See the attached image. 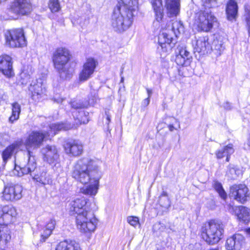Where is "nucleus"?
<instances>
[{"label": "nucleus", "instance_id": "obj_33", "mask_svg": "<svg viewBox=\"0 0 250 250\" xmlns=\"http://www.w3.org/2000/svg\"><path fill=\"white\" fill-rule=\"evenodd\" d=\"M99 100L97 93L95 91L91 92L88 96V104L89 105H94Z\"/></svg>", "mask_w": 250, "mask_h": 250}, {"label": "nucleus", "instance_id": "obj_29", "mask_svg": "<svg viewBox=\"0 0 250 250\" xmlns=\"http://www.w3.org/2000/svg\"><path fill=\"white\" fill-rule=\"evenodd\" d=\"M172 30L176 37H177L178 34L184 33V27L183 23L180 21H174L172 23Z\"/></svg>", "mask_w": 250, "mask_h": 250}, {"label": "nucleus", "instance_id": "obj_38", "mask_svg": "<svg viewBox=\"0 0 250 250\" xmlns=\"http://www.w3.org/2000/svg\"><path fill=\"white\" fill-rule=\"evenodd\" d=\"M127 221L130 225L134 227L139 224V218L135 216L127 217Z\"/></svg>", "mask_w": 250, "mask_h": 250}, {"label": "nucleus", "instance_id": "obj_23", "mask_svg": "<svg viewBox=\"0 0 250 250\" xmlns=\"http://www.w3.org/2000/svg\"><path fill=\"white\" fill-rule=\"evenodd\" d=\"M226 12L229 21L235 19L237 15L238 5L235 0H229L226 6Z\"/></svg>", "mask_w": 250, "mask_h": 250}, {"label": "nucleus", "instance_id": "obj_51", "mask_svg": "<svg viewBox=\"0 0 250 250\" xmlns=\"http://www.w3.org/2000/svg\"><path fill=\"white\" fill-rule=\"evenodd\" d=\"M231 155H227L226 156H227V158H226V161L227 162H229V158H230V156Z\"/></svg>", "mask_w": 250, "mask_h": 250}, {"label": "nucleus", "instance_id": "obj_16", "mask_svg": "<svg viewBox=\"0 0 250 250\" xmlns=\"http://www.w3.org/2000/svg\"><path fill=\"white\" fill-rule=\"evenodd\" d=\"M194 53H197L200 55H206L210 52L212 46L208 42L207 37H200L192 42Z\"/></svg>", "mask_w": 250, "mask_h": 250}, {"label": "nucleus", "instance_id": "obj_6", "mask_svg": "<svg viewBox=\"0 0 250 250\" xmlns=\"http://www.w3.org/2000/svg\"><path fill=\"white\" fill-rule=\"evenodd\" d=\"M224 233V225L220 222L211 220L202 229L204 240L209 245L217 243L222 238Z\"/></svg>", "mask_w": 250, "mask_h": 250}, {"label": "nucleus", "instance_id": "obj_30", "mask_svg": "<svg viewBox=\"0 0 250 250\" xmlns=\"http://www.w3.org/2000/svg\"><path fill=\"white\" fill-rule=\"evenodd\" d=\"M213 187L215 190L218 192L219 196L224 200L227 197V195L224 190L221 184L217 181H215L213 184Z\"/></svg>", "mask_w": 250, "mask_h": 250}, {"label": "nucleus", "instance_id": "obj_17", "mask_svg": "<svg viewBox=\"0 0 250 250\" xmlns=\"http://www.w3.org/2000/svg\"><path fill=\"white\" fill-rule=\"evenodd\" d=\"M244 243L245 238L243 235L236 233L227 239L225 247L227 250H240Z\"/></svg>", "mask_w": 250, "mask_h": 250}, {"label": "nucleus", "instance_id": "obj_26", "mask_svg": "<svg viewBox=\"0 0 250 250\" xmlns=\"http://www.w3.org/2000/svg\"><path fill=\"white\" fill-rule=\"evenodd\" d=\"M151 3L155 14V20L159 22L164 15L162 0H151Z\"/></svg>", "mask_w": 250, "mask_h": 250}, {"label": "nucleus", "instance_id": "obj_11", "mask_svg": "<svg viewBox=\"0 0 250 250\" xmlns=\"http://www.w3.org/2000/svg\"><path fill=\"white\" fill-rule=\"evenodd\" d=\"M20 167H21V163L20 164V165L15 164V168L13 172L15 175L18 177H22L24 175L29 174L34 181L42 185L50 184L52 182L50 175L48 174L46 172L42 171H40L39 173H36L35 170L36 169L37 167L28 173H23L22 175H19L18 172H20L22 170L21 169V170L19 169L21 168Z\"/></svg>", "mask_w": 250, "mask_h": 250}, {"label": "nucleus", "instance_id": "obj_22", "mask_svg": "<svg viewBox=\"0 0 250 250\" xmlns=\"http://www.w3.org/2000/svg\"><path fill=\"white\" fill-rule=\"evenodd\" d=\"M165 1L169 16H176L180 11V0H165Z\"/></svg>", "mask_w": 250, "mask_h": 250}, {"label": "nucleus", "instance_id": "obj_10", "mask_svg": "<svg viewBox=\"0 0 250 250\" xmlns=\"http://www.w3.org/2000/svg\"><path fill=\"white\" fill-rule=\"evenodd\" d=\"M22 187L18 184H7L4 187L2 199L6 201L14 202L21 199L22 197Z\"/></svg>", "mask_w": 250, "mask_h": 250}, {"label": "nucleus", "instance_id": "obj_7", "mask_svg": "<svg viewBox=\"0 0 250 250\" xmlns=\"http://www.w3.org/2000/svg\"><path fill=\"white\" fill-rule=\"evenodd\" d=\"M217 19L209 10L200 11L195 14L194 24L198 30L209 32L217 22Z\"/></svg>", "mask_w": 250, "mask_h": 250}, {"label": "nucleus", "instance_id": "obj_19", "mask_svg": "<svg viewBox=\"0 0 250 250\" xmlns=\"http://www.w3.org/2000/svg\"><path fill=\"white\" fill-rule=\"evenodd\" d=\"M41 82L33 83L29 87L32 98L35 101H40L45 95V89L42 87Z\"/></svg>", "mask_w": 250, "mask_h": 250}, {"label": "nucleus", "instance_id": "obj_25", "mask_svg": "<svg viewBox=\"0 0 250 250\" xmlns=\"http://www.w3.org/2000/svg\"><path fill=\"white\" fill-rule=\"evenodd\" d=\"M56 250H81L79 244L73 240H65L57 245Z\"/></svg>", "mask_w": 250, "mask_h": 250}, {"label": "nucleus", "instance_id": "obj_56", "mask_svg": "<svg viewBox=\"0 0 250 250\" xmlns=\"http://www.w3.org/2000/svg\"><path fill=\"white\" fill-rule=\"evenodd\" d=\"M5 0H0V3H1L3 1H5Z\"/></svg>", "mask_w": 250, "mask_h": 250}, {"label": "nucleus", "instance_id": "obj_39", "mask_svg": "<svg viewBox=\"0 0 250 250\" xmlns=\"http://www.w3.org/2000/svg\"><path fill=\"white\" fill-rule=\"evenodd\" d=\"M69 104L74 109H80L85 107L84 104L76 101L71 102Z\"/></svg>", "mask_w": 250, "mask_h": 250}, {"label": "nucleus", "instance_id": "obj_21", "mask_svg": "<svg viewBox=\"0 0 250 250\" xmlns=\"http://www.w3.org/2000/svg\"><path fill=\"white\" fill-rule=\"evenodd\" d=\"M235 214L240 221L247 224L250 221V209L244 206L232 207Z\"/></svg>", "mask_w": 250, "mask_h": 250}, {"label": "nucleus", "instance_id": "obj_34", "mask_svg": "<svg viewBox=\"0 0 250 250\" xmlns=\"http://www.w3.org/2000/svg\"><path fill=\"white\" fill-rule=\"evenodd\" d=\"M205 9H210L217 6L216 0H202Z\"/></svg>", "mask_w": 250, "mask_h": 250}, {"label": "nucleus", "instance_id": "obj_50", "mask_svg": "<svg viewBox=\"0 0 250 250\" xmlns=\"http://www.w3.org/2000/svg\"><path fill=\"white\" fill-rule=\"evenodd\" d=\"M226 105H224V107L226 108H227V109H229L230 108L229 107V103H226Z\"/></svg>", "mask_w": 250, "mask_h": 250}, {"label": "nucleus", "instance_id": "obj_44", "mask_svg": "<svg viewBox=\"0 0 250 250\" xmlns=\"http://www.w3.org/2000/svg\"><path fill=\"white\" fill-rule=\"evenodd\" d=\"M150 98H147L145 99L143 102V104L144 106H147L148 105L150 102Z\"/></svg>", "mask_w": 250, "mask_h": 250}, {"label": "nucleus", "instance_id": "obj_32", "mask_svg": "<svg viewBox=\"0 0 250 250\" xmlns=\"http://www.w3.org/2000/svg\"><path fill=\"white\" fill-rule=\"evenodd\" d=\"M48 7L52 12H57L61 9L59 0H49Z\"/></svg>", "mask_w": 250, "mask_h": 250}, {"label": "nucleus", "instance_id": "obj_27", "mask_svg": "<svg viewBox=\"0 0 250 250\" xmlns=\"http://www.w3.org/2000/svg\"><path fill=\"white\" fill-rule=\"evenodd\" d=\"M234 151L232 144H229L224 147L216 150L215 155L216 158L220 159L226 156L227 155H231Z\"/></svg>", "mask_w": 250, "mask_h": 250}, {"label": "nucleus", "instance_id": "obj_36", "mask_svg": "<svg viewBox=\"0 0 250 250\" xmlns=\"http://www.w3.org/2000/svg\"><path fill=\"white\" fill-rule=\"evenodd\" d=\"M245 17L247 24L249 33L250 35V7L249 6H245Z\"/></svg>", "mask_w": 250, "mask_h": 250}, {"label": "nucleus", "instance_id": "obj_35", "mask_svg": "<svg viewBox=\"0 0 250 250\" xmlns=\"http://www.w3.org/2000/svg\"><path fill=\"white\" fill-rule=\"evenodd\" d=\"M176 63L181 66H187L189 64L190 61L186 60L182 56L177 55L176 57Z\"/></svg>", "mask_w": 250, "mask_h": 250}, {"label": "nucleus", "instance_id": "obj_18", "mask_svg": "<svg viewBox=\"0 0 250 250\" xmlns=\"http://www.w3.org/2000/svg\"><path fill=\"white\" fill-rule=\"evenodd\" d=\"M11 60L8 55L0 56V71L8 77L13 75Z\"/></svg>", "mask_w": 250, "mask_h": 250}, {"label": "nucleus", "instance_id": "obj_15", "mask_svg": "<svg viewBox=\"0 0 250 250\" xmlns=\"http://www.w3.org/2000/svg\"><path fill=\"white\" fill-rule=\"evenodd\" d=\"M64 148L65 153L70 156L78 157L81 155L83 152V145L78 140L67 142L64 145Z\"/></svg>", "mask_w": 250, "mask_h": 250}, {"label": "nucleus", "instance_id": "obj_37", "mask_svg": "<svg viewBox=\"0 0 250 250\" xmlns=\"http://www.w3.org/2000/svg\"><path fill=\"white\" fill-rule=\"evenodd\" d=\"M180 56H182L186 60L190 61L191 56L189 51L187 50L186 48H182L179 50V54Z\"/></svg>", "mask_w": 250, "mask_h": 250}, {"label": "nucleus", "instance_id": "obj_1", "mask_svg": "<svg viewBox=\"0 0 250 250\" xmlns=\"http://www.w3.org/2000/svg\"><path fill=\"white\" fill-rule=\"evenodd\" d=\"M101 164L102 162L98 159L86 157L76 162L72 172V177L82 184H90L81 188L82 193L91 196L96 194L99 180L103 175L100 168Z\"/></svg>", "mask_w": 250, "mask_h": 250}, {"label": "nucleus", "instance_id": "obj_47", "mask_svg": "<svg viewBox=\"0 0 250 250\" xmlns=\"http://www.w3.org/2000/svg\"><path fill=\"white\" fill-rule=\"evenodd\" d=\"M30 79V75H27L25 77V80H23V81L22 82V83H26L27 82V81Z\"/></svg>", "mask_w": 250, "mask_h": 250}, {"label": "nucleus", "instance_id": "obj_9", "mask_svg": "<svg viewBox=\"0 0 250 250\" xmlns=\"http://www.w3.org/2000/svg\"><path fill=\"white\" fill-rule=\"evenodd\" d=\"M32 10V5L30 0H14L8 8L9 15H27Z\"/></svg>", "mask_w": 250, "mask_h": 250}, {"label": "nucleus", "instance_id": "obj_53", "mask_svg": "<svg viewBox=\"0 0 250 250\" xmlns=\"http://www.w3.org/2000/svg\"><path fill=\"white\" fill-rule=\"evenodd\" d=\"M209 250H220L218 248H212L210 249Z\"/></svg>", "mask_w": 250, "mask_h": 250}, {"label": "nucleus", "instance_id": "obj_49", "mask_svg": "<svg viewBox=\"0 0 250 250\" xmlns=\"http://www.w3.org/2000/svg\"><path fill=\"white\" fill-rule=\"evenodd\" d=\"M168 128H169V129L171 131H172L174 128V126L173 125H168Z\"/></svg>", "mask_w": 250, "mask_h": 250}, {"label": "nucleus", "instance_id": "obj_42", "mask_svg": "<svg viewBox=\"0 0 250 250\" xmlns=\"http://www.w3.org/2000/svg\"><path fill=\"white\" fill-rule=\"evenodd\" d=\"M160 203L161 205L165 208H167L169 206V201L167 197L163 198L161 197L160 199Z\"/></svg>", "mask_w": 250, "mask_h": 250}, {"label": "nucleus", "instance_id": "obj_57", "mask_svg": "<svg viewBox=\"0 0 250 250\" xmlns=\"http://www.w3.org/2000/svg\"><path fill=\"white\" fill-rule=\"evenodd\" d=\"M11 16V17L12 18H13V19L15 18L14 16H12V15H11V16Z\"/></svg>", "mask_w": 250, "mask_h": 250}, {"label": "nucleus", "instance_id": "obj_41", "mask_svg": "<svg viewBox=\"0 0 250 250\" xmlns=\"http://www.w3.org/2000/svg\"><path fill=\"white\" fill-rule=\"evenodd\" d=\"M213 46L215 50H217L220 52L222 51L224 49V47L223 46V44L221 43V42H219L217 40L214 41Z\"/></svg>", "mask_w": 250, "mask_h": 250}, {"label": "nucleus", "instance_id": "obj_12", "mask_svg": "<svg viewBox=\"0 0 250 250\" xmlns=\"http://www.w3.org/2000/svg\"><path fill=\"white\" fill-rule=\"evenodd\" d=\"M230 194L235 200L242 204L245 203L250 198L249 189L243 184L234 185L230 188Z\"/></svg>", "mask_w": 250, "mask_h": 250}, {"label": "nucleus", "instance_id": "obj_4", "mask_svg": "<svg viewBox=\"0 0 250 250\" xmlns=\"http://www.w3.org/2000/svg\"><path fill=\"white\" fill-rule=\"evenodd\" d=\"M138 10V0H119L112 16L111 24L114 30L122 32L128 29Z\"/></svg>", "mask_w": 250, "mask_h": 250}, {"label": "nucleus", "instance_id": "obj_31", "mask_svg": "<svg viewBox=\"0 0 250 250\" xmlns=\"http://www.w3.org/2000/svg\"><path fill=\"white\" fill-rule=\"evenodd\" d=\"M11 239V236L9 231L8 229L2 230L1 227L0 226V242L4 244L7 243Z\"/></svg>", "mask_w": 250, "mask_h": 250}, {"label": "nucleus", "instance_id": "obj_8", "mask_svg": "<svg viewBox=\"0 0 250 250\" xmlns=\"http://www.w3.org/2000/svg\"><path fill=\"white\" fill-rule=\"evenodd\" d=\"M6 43L12 47H23L26 41L22 29H16L7 31L5 34Z\"/></svg>", "mask_w": 250, "mask_h": 250}, {"label": "nucleus", "instance_id": "obj_3", "mask_svg": "<svg viewBox=\"0 0 250 250\" xmlns=\"http://www.w3.org/2000/svg\"><path fill=\"white\" fill-rule=\"evenodd\" d=\"M69 211L71 215L76 216L78 229L82 233L93 232L97 224V219L87 204L84 197L78 198L70 203Z\"/></svg>", "mask_w": 250, "mask_h": 250}, {"label": "nucleus", "instance_id": "obj_14", "mask_svg": "<svg viewBox=\"0 0 250 250\" xmlns=\"http://www.w3.org/2000/svg\"><path fill=\"white\" fill-rule=\"evenodd\" d=\"M97 64V62L94 59H87L79 74L80 81L84 82L90 79L94 73Z\"/></svg>", "mask_w": 250, "mask_h": 250}, {"label": "nucleus", "instance_id": "obj_52", "mask_svg": "<svg viewBox=\"0 0 250 250\" xmlns=\"http://www.w3.org/2000/svg\"><path fill=\"white\" fill-rule=\"evenodd\" d=\"M21 78H23L25 75V73L23 72L22 73H21Z\"/></svg>", "mask_w": 250, "mask_h": 250}, {"label": "nucleus", "instance_id": "obj_2", "mask_svg": "<svg viewBox=\"0 0 250 250\" xmlns=\"http://www.w3.org/2000/svg\"><path fill=\"white\" fill-rule=\"evenodd\" d=\"M50 130L48 131H32L26 137L23 144L25 147L27 162H21V167L19 169L21 171L19 175L28 173L36 167V162L35 159L34 151L39 148L42 144L44 140L50 136H53L57 132L62 130H67V127L62 123L52 124L49 125Z\"/></svg>", "mask_w": 250, "mask_h": 250}, {"label": "nucleus", "instance_id": "obj_55", "mask_svg": "<svg viewBox=\"0 0 250 250\" xmlns=\"http://www.w3.org/2000/svg\"><path fill=\"white\" fill-rule=\"evenodd\" d=\"M121 81V82H123L124 81V78L123 77H122Z\"/></svg>", "mask_w": 250, "mask_h": 250}, {"label": "nucleus", "instance_id": "obj_40", "mask_svg": "<svg viewBox=\"0 0 250 250\" xmlns=\"http://www.w3.org/2000/svg\"><path fill=\"white\" fill-rule=\"evenodd\" d=\"M51 233L52 231L47 229V228H45L43 232L41 234V241L44 242L46 239H47L48 237L51 235Z\"/></svg>", "mask_w": 250, "mask_h": 250}, {"label": "nucleus", "instance_id": "obj_45", "mask_svg": "<svg viewBox=\"0 0 250 250\" xmlns=\"http://www.w3.org/2000/svg\"><path fill=\"white\" fill-rule=\"evenodd\" d=\"M146 90L147 95H148L147 98H150L152 94V91L151 89H150L148 88H146Z\"/></svg>", "mask_w": 250, "mask_h": 250}, {"label": "nucleus", "instance_id": "obj_48", "mask_svg": "<svg viewBox=\"0 0 250 250\" xmlns=\"http://www.w3.org/2000/svg\"><path fill=\"white\" fill-rule=\"evenodd\" d=\"M55 101L58 103H62L63 101V99H62V98H59L58 99H55Z\"/></svg>", "mask_w": 250, "mask_h": 250}, {"label": "nucleus", "instance_id": "obj_20", "mask_svg": "<svg viewBox=\"0 0 250 250\" xmlns=\"http://www.w3.org/2000/svg\"><path fill=\"white\" fill-rule=\"evenodd\" d=\"M42 151L44 160L49 164H53L58 161L59 155L55 146L47 145Z\"/></svg>", "mask_w": 250, "mask_h": 250}, {"label": "nucleus", "instance_id": "obj_13", "mask_svg": "<svg viewBox=\"0 0 250 250\" xmlns=\"http://www.w3.org/2000/svg\"><path fill=\"white\" fill-rule=\"evenodd\" d=\"M173 39L168 33L163 32L159 36V46L157 47V51L161 56H165L168 53L172 47L171 44Z\"/></svg>", "mask_w": 250, "mask_h": 250}, {"label": "nucleus", "instance_id": "obj_5", "mask_svg": "<svg viewBox=\"0 0 250 250\" xmlns=\"http://www.w3.org/2000/svg\"><path fill=\"white\" fill-rule=\"evenodd\" d=\"M52 58L54 67L60 77L63 79L70 78L73 70L67 65L71 58L69 51L65 47H59L53 52Z\"/></svg>", "mask_w": 250, "mask_h": 250}, {"label": "nucleus", "instance_id": "obj_43", "mask_svg": "<svg viewBox=\"0 0 250 250\" xmlns=\"http://www.w3.org/2000/svg\"><path fill=\"white\" fill-rule=\"evenodd\" d=\"M56 225V221L54 219H50L49 221L46 224L45 228H47V229L51 231L54 229L55 226Z\"/></svg>", "mask_w": 250, "mask_h": 250}, {"label": "nucleus", "instance_id": "obj_58", "mask_svg": "<svg viewBox=\"0 0 250 250\" xmlns=\"http://www.w3.org/2000/svg\"><path fill=\"white\" fill-rule=\"evenodd\" d=\"M230 171H234V169L233 168H232V169H230Z\"/></svg>", "mask_w": 250, "mask_h": 250}, {"label": "nucleus", "instance_id": "obj_46", "mask_svg": "<svg viewBox=\"0 0 250 250\" xmlns=\"http://www.w3.org/2000/svg\"><path fill=\"white\" fill-rule=\"evenodd\" d=\"M194 250H201L200 245L199 244H196L194 246Z\"/></svg>", "mask_w": 250, "mask_h": 250}, {"label": "nucleus", "instance_id": "obj_54", "mask_svg": "<svg viewBox=\"0 0 250 250\" xmlns=\"http://www.w3.org/2000/svg\"><path fill=\"white\" fill-rule=\"evenodd\" d=\"M106 119H107V120H108V122L110 121V118H109V116H107Z\"/></svg>", "mask_w": 250, "mask_h": 250}, {"label": "nucleus", "instance_id": "obj_24", "mask_svg": "<svg viewBox=\"0 0 250 250\" xmlns=\"http://www.w3.org/2000/svg\"><path fill=\"white\" fill-rule=\"evenodd\" d=\"M22 143V141L16 142L9 146L2 152V158L3 162L5 164L7 161L11 159L13 154L16 152V149Z\"/></svg>", "mask_w": 250, "mask_h": 250}, {"label": "nucleus", "instance_id": "obj_28", "mask_svg": "<svg viewBox=\"0 0 250 250\" xmlns=\"http://www.w3.org/2000/svg\"><path fill=\"white\" fill-rule=\"evenodd\" d=\"M12 114L9 117V121L13 123L15 121L17 120L19 118L21 112V105L17 102H15L12 104Z\"/></svg>", "mask_w": 250, "mask_h": 250}]
</instances>
